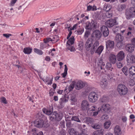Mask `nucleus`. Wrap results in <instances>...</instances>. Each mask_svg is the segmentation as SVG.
Segmentation results:
<instances>
[{"mask_svg": "<svg viewBox=\"0 0 135 135\" xmlns=\"http://www.w3.org/2000/svg\"><path fill=\"white\" fill-rule=\"evenodd\" d=\"M40 48L42 49H43L44 48H45V46H44V44L42 43H41L40 44Z\"/></svg>", "mask_w": 135, "mask_h": 135, "instance_id": "obj_62", "label": "nucleus"}, {"mask_svg": "<svg viewBox=\"0 0 135 135\" xmlns=\"http://www.w3.org/2000/svg\"><path fill=\"white\" fill-rule=\"evenodd\" d=\"M126 61L129 63H135V56L131 54H128L127 56Z\"/></svg>", "mask_w": 135, "mask_h": 135, "instance_id": "obj_8", "label": "nucleus"}, {"mask_svg": "<svg viewBox=\"0 0 135 135\" xmlns=\"http://www.w3.org/2000/svg\"><path fill=\"white\" fill-rule=\"evenodd\" d=\"M75 81H72L71 84L69 86V88L70 90H72L74 87L75 85Z\"/></svg>", "mask_w": 135, "mask_h": 135, "instance_id": "obj_46", "label": "nucleus"}, {"mask_svg": "<svg viewBox=\"0 0 135 135\" xmlns=\"http://www.w3.org/2000/svg\"><path fill=\"white\" fill-rule=\"evenodd\" d=\"M104 49V47L103 46H100L95 50V52L100 55L101 54Z\"/></svg>", "mask_w": 135, "mask_h": 135, "instance_id": "obj_28", "label": "nucleus"}, {"mask_svg": "<svg viewBox=\"0 0 135 135\" xmlns=\"http://www.w3.org/2000/svg\"><path fill=\"white\" fill-rule=\"evenodd\" d=\"M33 51L35 52L40 55H41L43 54V52L41 50L37 48H34Z\"/></svg>", "mask_w": 135, "mask_h": 135, "instance_id": "obj_41", "label": "nucleus"}, {"mask_svg": "<svg viewBox=\"0 0 135 135\" xmlns=\"http://www.w3.org/2000/svg\"><path fill=\"white\" fill-rule=\"evenodd\" d=\"M1 102L5 104H6L7 103V102L5 97H2L1 98Z\"/></svg>", "mask_w": 135, "mask_h": 135, "instance_id": "obj_52", "label": "nucleus"}, {"mask_svg": "<svg viewBox=\"0 0 135 135\" xmlns=\"http://www.w3.org/2000/svg\"><path fill=\"white\" fill-rule=\"evenodd\" d=\"M128 69L127 67L126 66H124L123 68L122 69V71L125 74V75L127 76L128 75Z\"/></svg>", "mask_w": 135, "mask_h": 135, "instance_id": "obj_38", "label": "nucleus"}, {"mask_svg": "<svg viewBox=\"0 0 135 135\" xmlns=\"http://www.w3.org/2000/svg\"><path fill=\"white\" fill-rule=\"evenodd\" d=\"M11 14L10 16H13L14 15V10L12 8H11L10 9Z\"/></svg>", "mask_w": 135, "mask_h": 135, "instance_id": "obj_63", "label": "nucleus"}, {"mask_svg": "<svg viewBox=\"0 0 135 135\" xmlns=\"http://www.w3.org/2000/svg\"><path fill=\"white\" fill-rule=\"evenodd\" d=\"M17 0H12L11 2L10 5L13 6L16 3Z\"/></svg>", "mask_w": 135, "mask_h": 135, "instance_id": "obj_59", "label": "nucleus"}, {"mask_svg": "<svg viewBox=\"0 0 135 135\" xmlns=\"http://www.w3.org/2000/svg\"><path fill=\"white\" fill-rule=\"evenodd\" d=\"M108 118V116L106 114L103 115L101 117V119L102 120L107 119Z\"/></svg>", "mask_w": 135, "mask_h": 135, "instance_id": "obj_54", "label": "nucleus"}, {"mask_svg": "<svg viewBox=\"0 0 135 135\" xmlns=\"http://www.w3.org/2000/svg\"><path fill=\"white\" fill-rule=\"evenodd\" d=\"M83 42H80L79 43L78 49L80 50H83Z\"/></svg>", "mask_w": 135, "mask_h": 135, "instance_id": "obj_47", "label": "nucleus"}, {"mask_svg": "<svg viewBox=\"0 0 135 135\" xmlns=\"http://www.w3.org/2000/svg\"><path fill=\"white\" fill-rule=\"evenodd\" d=\"M116 64L117 67L119 68H121L123 66L121 62H117Z\"/></svg>", "mask_w": 135, "mask_h": 135, "instance_id": "obj_56", "label": "nucleus"}, {"mask_svg": "<svg viewBox=\"0 0 135 135\" xmlns=\"http://www.w3.org/2000/svg\"><path fill=\"white\" fill-rule=\"evenodd\" d=\"M98 65L100 66L101 69H103V66H104L105 65V64L103 62V60L101 58H100L98 60Z\"/></svg>", "mask_w": 135, "mask_h": 135, "instance_id": "obj_30", "label": "nucleus"}, {"mask_svg": "<svg viewBox=\"0 0 135 135\" xmlns=\"http://www.w3.org/2000/svg\"><path fill=\"white\" fill-rule=\"evenodd\" d=\"M99 108L97 110L93 112H91L90 115L94 117L97 116L98 114V113L99 111Z\"/></svg>", "mask_w": 135, "mask_h": 135, "instance_id": "obj_43", "label": "nucleus"}, {"mask_svg": "<svg viewBox=\"0 0 135 135\" xmlns=\"http://www.w3.org/2000/svg\"><path fill=\"white\" fill-rule=\"evenodd\" d=\"M135 84V81L133 79L130 80L128 83V85L130 86H133Z\"/></svg>", "mask_w": 135, "mask_h": 135, "instance_id": "obj_44", "label": "nucleus"}, {"mask_svg": "<svg viewBox=\"0 0 135 135\" xmlns=\"http://www.w3.org/2000/svg\"><path fill=\"white\" fill-rule=\"evenodd\" d=\"M75 40L73 36H71L67 42L66 46L67 49L71 52H74L76 50L74 47L72 46L74 43Z\"/></svg>", "mask_w": 135, "mask_h": 135, "instance_id": "obj_3", "label": "nucleus"}, {"mask_svg": "<svg viewBox=\"0 0 135 135\" xmlns=\"http://www.w3.org/2000/svg\"><path fill=\"white\" fill-rule=\"evenodd\" d=\"M61 100L62 102H67L69 100V97L66 95H64L63 97L60 99Z\"/></svg>", "mask_w": 135, "mask_h": 135, "instance_id": "obj_36", "label": "nucleus"}, {"mask_svg": "<svg viewBox=\"0 0 135 135\" xmlns=\"http://www.w3.org/2000/svg\"><path fill=\"white\" fill-rule=\"evenodd\" d=\"M124 45V44L122 41H117V47L119 49H121Z\"/></svg>", "mask_w": 135, "mask_h": 135, "instance_id": "obj_37", "label": "nucleus"}, {"mask_svg": "<svg viewBox=\"0 0 135 135\" xmlns=\"http://www.w3.org/2000/svg\"><path fill=\"white\" fill-rule=\"evenodd\" d=\"M97 10V7L95 5H93V6L89 5L87 7V11H94Z\"/></svg>", "mask_w": 135, "mask_h": 135, "instance_id": "obj_27", "label": "nucleus"}, {"mask_svg": "<svg viewBox=\"0 0 135 135\" xmlns=\"http://www.w3.org/2000/svg\"><path fill=\"white\" fill-rule=\"evenodd\" d=\"M134 46L133 44H131L127 45L126 46V49L127 51L129 52H132L134 50Z\"/></svg>", "mask_w": 135, "mask_h": 135, "instance_id": "obj_21", "label": "nucleus"}, {"mask_svg": "<svg viewBox=\"0 0 135 135\" xmlns=\"http://www.w3.org/2000/svg\"><path fill=\"white\" fill-rule=\"evenodd\" d=\"M97 27V23L95 21L92 20L90 23L87 22L86 23L85 28L88 31H91L92 28L95 29Z\"/></svg>", "mask_w": 135, "mask_h": 135, "instance_id": "obj_6", "label": "nucleus"}, {"mask_svg": "<svg viewBox=\"0 0 135 135\" xmlns=\"http://www.w3.org/2000/svg\"><path fill=\"white\" fill-rule=\"evenodd\" d=\"M93 44V40L89 38L85 42V49L87 51H90L91 53L93 54L99 45L98 41H96Z\"/></svg>", "mask_w": 135, "mask_h": 135, "instance_id": "obj_1", "label": "nucleus"}, {"mask_svg": "<svg viewBox=\"0 0 135 135\" xmlns=\"http://www.w3.org/2000/svg\"><path fill=\"white\" fill-rule=\"evenodd\" d=\"M98 108L95 105L93 106L90 108V110H89V112H90L91 113V112H93L97 110Z\"/></svg>", "mask_w": 135, "mask_h": 135, "instance_id": "obj_42", "label": "nucleus"}, {"mask_svg": "<svg viewBox=\"0 0 135 135\" xmlns=\"http://www.w3.org/2000/svg\"><path fill=\"white\" fill-rule=\"evenodd\" d=\"M101 31L103 32V35L105 37L107 36L109 33L108 28L105 26H103L101 28Z\"/></svg>", "mask_w": 135, "mask_h": 135, "instance_id": "obj_14", "label": "nucleus"}, {"mask_svg": "<svg viewBox=\"0 0 135 135\" xmlns=\"http://www.w3.org/2000/svg\"><path fill=\"white\" fill-rule=\"evenodd\" d=\"M85 122L88 124H89L93 123L94 122V121L93 118L87 117L85 118Z\"/></svg>", "mask_w": 135, "mask_h": 135, "instance_id": "obj_29", "label": "nucleus"}, {"mask_svg": "<svg viewBox=\"0 0 135 135\" xmlns=\"http://www.w3.org/2000/svg\"><path fill=\"white\" fill-rule=\"evenodd\" d=\"M111 125V122L109 121L105 122L104 124V127L105 129H108Z\"/></svg>", "mask_w": 135, "mask_h": 135, "instance_id": "obj_35", "label": "nucleus"}, {"mask_svg": "<svg viewBox=\"0 0 135 135\" xmlns=\"http://www.w3.org/2000/svg\"><path fill=\"white\" fill-rule=\"evenodd\" d=\"M69 100L71 102V104L74 105L77 102V100L75 95L72 94L69 97Z\"/></svg>", "mask_w": 135, "mask_h": 135, "instance_id": "obj_17", "label": "nucleus"}, {"mask_svg": "<svg viewBox=\"0 0 135 135\" xmlns=\"http://www.w3.org/2000/svg\"><path fill=\"white\" fill-rule=\"evenodd\" d=\"M105 67L108 70L112 71V73H114L116 70V69H114L112 67V64L110 62L107 63Z\"/></svg>", "mask_w": 135, "mask_h": 135, "instance_id": "obj_20", "label": "nucleus"}, {"mask_svg": "<svg viewBox=\"0 0 135 135\" xmlns=\"http://www.w3.org/2000/svg\"><path fill=\"white\" fill-rule=\"evenodd\" d=\"M56 118L55 120L57 121L60 120L62 119V117L61 116H60L56 112Z\"/></svg>", "mask_w": 135, "mask_h": 135, "instance_id": "obj_53", "label": "nucleus"}, {"mask_svg": "<svg viewBox=\"0 0 135 135\" xmlns=\"http://www.w3.org/2000/svg\"><path fill=\"white\" fill-rule=\"evenodd\" d=\"M112 8V6L110 5H107L105 7H104V9L106 11L108 12L110 11Z\"/></svg>", "mask_w": 135, "mask_h": 135, "instance_id": "obj_48", "label": "nucleus"}, {"mask_svg": "<svg viewBox=\"0 0 135 135\" xmlns=\"http://www.w3.org/2000/svg\"><path fill=\"white\" fill-rule=\"evenodd\" d=\"M110 109V105L108 104H103L100 109H103L105 112H108Z\"/></svg>", "mask_w": 135, "mask_h": 135, "instance_id": "obj_23", "label": "nucleus"}, {"mask_svg": "<svg viewBox=\"0 0 135 135\" xmlns=\"http://www.w3.org/2000/svg\"><path fill=\"white\" fill-rule=\"evenodd\" d=\"M52 41V39L50 37L45 38L44 40V42L45 43H48L50 41Z\"/></svg>", "mask_w": 135, "mask_h": 135, "instance_id": "obj_51", "label": "nucleus"}, {"mask_svg": "<svg viewBox=\"0 0 135 135\" xmlns=\"http://www.w3.org/2000/svg\"><path fill=\"white\" fill-rule=\"evenodd\" d=\"M126 8V5L124 4H120L118 6L117 9L119 11H122Z\"/></svg>", "mask_w": 135, "mask_h": 135, "instance_id": "obj_34", "label": "nucleus"}, {"mask_svg": "<svg viewBox=\"0 0 135 135\" xmlns=\"http://www.w3.org/2000/svg\"><path fill=\"white\" fill-rule=\"evenodd\" d=\"M91 126L93 128L97 129L99 128L100 127V123H96L94 124H92Z\"/></svg>", "mask_w": 135, "mask_h": 135, "instance_id": "obj_40", "label": "nucleus"}, {"mask_svg": "<svg viewBox=\"0 0 135 135\" xmlns=\"http://www.w3.org/2000/svg\"><path fill=\"white\" fill-rule=\"evenodd\" d=\"M107 100V98L105 96L103 97L100 99V102L103 103L106 102Z\"/></svg>", "mask_w": 135, "mask_h": 135, "instance_id": "obj_49", "label": "nucleus"}, {"mask_svg": "<svg viewBox=\"0 0 135 135\" xmlns=\"http://www.w3.org/2000/svg\"><path fill=\"white\" fill-rule=\"evenodd\" d=\"M71 123L70 120L67 121L66 123V125L67 127H71Z\"/></svg>", "mask_w": 135, "mask_h": 135, "instance_id": "obj_58", "label": "nucleus"}, {"mask_svg": "<svg viewBox=\"0 0 135 135\" xmlns=\"http://www.w3.org/2000/svg\"><path fill=\"white\" fill-rule=\"evenodd\" d=\"M53 78L52 77L51 78H50L49 77L46 76L45 78H42V80L47 85H51L52 83Z\"/></svg>", "mask_w": 135, "mask_h": 135, "instance_id": "obj_16", "label": "nucleus"}, {"mask_svg": "<svg viewBox=\"0 0 135 135\" xmlns=\"http://www.w3.org/2000/svg\"><path fill=\"white\" fill-rule=\"evenodd\" d=\"M116 56L113 54H110L109 56V60L110 62L113 64H114L117 61Z\"/></svg>", "mask_w": 135, "mask_h": 135, "instance_id": "obj_13", "label": "nucleus"}, {"mask_svg": "<svg viewBox=\"0 0 135 135\" xmlns=\"http://www.w3.org/2000/svg\"><path fill=\"white\" fill-rule=\"evenodd\" d=\"M100 86L103 89H105L108 88V83L107 80L105 79H103L100 82Z\"/></svg>", "mask_w": 135, "mask_h": 135, "instance_id": "obj_12", "label": "nucleus"}, {"mask_svg": "<svg viewBox=\"0 0 135 135\" xmlns=\"http://www.w3.org/2000/svg\"><path fill=\"white\" fill-rule=\"evenodd\" d=\"M114 43L113 41L111 40H108L106 42V48H109L110 49L114 48Z\"/></svg>", "mask_w": 135, "mask_h": 135, "instance_id": "obj_18", "label": "nucleus"}, {"mask_svg": "<svg viewBox=\"0 0 135 135\" xmlns=\"http://www.w3.org/2000/svg\"><path fill=\"white\" fill-rule=\"evenodd\" d=\"M31 132L32 133V134L34 135L37 134L36 132V128H33L31 130Z\"/></svg>", "mask_w": 135, "mask_h": 135, "instance_id": "obj_60", "label": "nucleus"}, {"mask_svg": "<svg viewBox=\"0 0 135 135\" xmlns=\"http://www.w3.org/2000/svg\"><path fill=\"white\" fill-rule=\"evenodd\" d=\"M131 41L132 43L131 44H133L134 45V46H135V37Z\"/></svg>", "mask_w": 135, "mask_h": 135, "instance_id": "obj_64", "label": "nucleus"}, {"mask_svg": "<svg viewBox=\"0 0 135 135\" xmlns=\"http://www.w3.org/2000/svg\"><path fill=\"white\" fill-rule=\"evenodd\" d=\"M32 50V49L29 47H26L24 48L23 52L25 54H28L31 53Z\"/></svg>", "mask_w": 135, "mask_h": 135, "instance_id": "obj_32", "label": "nucleus"}, {"mask_svg": "<svg viewBox=\"0 0 135 135\" xmlns=\"http://www.w3.org/2000/svg\"><path fill=\"white\" fill-rule=\"evenodd\" d=\"M43 112L48 115H50L52 114L53 112V110L49 109H46L45 108L43 109H42Z\"/></svg>", "mask_w": 135, "mask_h": 135, "instance_id": "obj_24", "label": "nucleus"}, {"mask_svg": "<svg viewBox=\"0 0 135 135\" xmlns=\"http://www.w3.org/2000/svg\"><path fill=\"white\" fill-rule=\"evenodd\" d=\"M106 16L108 18H110L112 16V14L110 13L109 12H107L106 14Z\"/></svg>", "mask_w": 135, "mask_h": 135, "instance_id": "obj_61", "label": "nucleus"}, {"mask_svg": "<svg viewBox=\"0 0 135 135\" xmlns=\"http://www.w3.org/2000/svg\"><path fill=\"white\" fill-rule=\"evenodd\" d=\"M101 36L102 34L100 31L97 30L93 31L91 35V37L94 38H96L99 39Z\"/></svg>", "mask_w": 135, "mask_h": 135, "instance_id": "obj_10", "label": "nucleus"}, {"mask_svg": "<svg viewBox=\"0 0 135 135\" xmlns=\"http://www.w3.org/2000/svg\"><path fill=\"white\" fill-rule=\"evenodd\" d=\"M129 73L130 75H132L135 74V66H132L129 68Z\"/></svg>", "mask_w": 135, "mask_h": 135, "instance_id": "obj_33", "label": "nucleus"}, {"mask_svg": "<svg viewBox=\"0 0 135 135\" xmlns=\"http://www.w3.org/2000/svg\"><path fill=\"white\" fill-rule=\"evenodd\" d=\"M117 90L120 96L126 95L128 91L127 87L124 85L122 84H120L118 85Z\"/></svg>", "mask_w": 135, "mask_h": 135, "instance_id": "obj_2", "label": "nucleus"}, {"mask_svg": "<svg viewBox=\"0 0 135 135\" xmlns=\"http://www.w3.org/2000/svg\"><path fill=\"white\" fill-rule=\"evenodd\" d=\"M23 11V9H22L21 7V6H20L17 9V13H22Z\"/></svg>", "mask_w": 135, "mask_h": 135, "instance_id": "obj_55", "label": "nucleus"}, {"mask_svg": "<svg viewBox=\"0 0 135 135\" xmlns=\"http://www.w3.org/2000/svg\"><path fill=\"white\" fill-rule=\"evenodd\" d=\"M98 95L97 93L93 91L90 93L88 96L89 101L92 103L96 102L98 100Z\"/></svg>", "mask_w": 135, "mask_h": 135, "instance_id": "obj_5", "label": "nucleus"}, {"mask_svg": "<svg viewBox=\"0 0 135 135\" xmlns=\"http://www.w3.org/2000/svg\"><path fill=\"white\" fill-rule=\"evenodd\" d=\"M116 22L115 20L110 19L106 22L105 25L108 27H112L115 24Z\"/></svg>", "mask_w": 135, "mask_h": 135, "instance_id": "obj_15", "label": "nucleus"}, {"mask_svg": "<svg viewBox=\"0 0 135 135\" xmlns=\"http://www.w3.org/2000/svg\"><path fill=\"white\" fill-rule=\"evenodd\" d=\"M125 56V53L122 51H119L117 54L116 57L118 61H120L123 60Z\"/></svg>", "mask_w": 135, "mask_h": 135, "instance_id": "obj_9", "label": "nucleus"}, {"mask_svg": "<svg viewBox=\"0 0 135 135\" xmlns=\"http://www.w3.org/2000/svg\"><path fill=\"white\" fill-rule=\"evenodd\" d=\"M50 119L52 120L53 119H55L56 118V112H52L50 116Z\"/></svg>", "mask_w": 135, "mask_h": 135, "instance_id": "obj_39", "label": "nucleus"}, {"mask_svg": "<svg viewBox=\"0 0 135 135\" xmlns=\"http://www.w3.org/2000/svg\"><path fill=\"white\" fill-rule=\"evenodd\" d=\"M71 119L72 120L78 122H80V121L78 117L76 116H73L71 118Z\"/></svg>", "mask_w": 135, "mask_h": 135, "instance_id": "obj_45", "label": "nucleus"}, {"mask_svg": "<svg viewBox=\"0 0 135 135\" xmlns=\"http://www.w3.org/2000/svg\"><path fill=\"white\" fill-rule=\"evenodd\" d=\"M115 39L117 41H122L123 37L120 34H118L116 36Z\"/></svg>", "mask_w": 135, "mask_h": 135, "instance_id": "obj_31", "label": "nucleus"}, {"mask_svg": "<svg viewBox=\"0 0 135 135\" xmlns=\"http://www.w3.org/2000/svg\"><path fill=\"white\" fill-rule=\"evenodd\" d=\"M90 31H86L85 33L84 37L85 38H88V36L90 35Z\"/></svg>", "mask_w": 135, "mask_h": 135, "instance_id": "obj_50", "label": "nucleus"}, {"mask_svg": "<svg viewBox=\"0 0 135 135\" xmlns=\"http://www.w3.org/2000/svg\"><path fill=\"white\" fill-rule=\"evenodd\" d=\"M78 132L73 128L70 129L69 133L70 135H77Z\"/></svg>", "mask_w": 135, "mask_h": 135, "instance_id": "obj_26", "label": "nucleus"}, {"mask_svg": "<svg viewBox=\"0 0 135 135\" xmlns=\"http://www.w3.org/2000/svg\"><path fill=\"white\" fill-rule=\"evenodd\" d=\"M114 132L115 135H121L122 131L119 126H116L114 128Z\"/></svg>", "mask_w": 135, "mask_h": 135, "instance_id": "obj_19", "label": "nucleus"}, {"mask_svg": "<svg viewBox=\"0 0 135 135\" xmlns=\"http://www.w3.org/2000/svg\"><path fill=\"white\" fill-rule=\"evenodd\" d=\"M34 124L35 126L36 127L41 128L43 127L44 124V122L42 120L39 119L35 121Z\"/></svg>", "mask_w": 135, "mask_h": 135, "instance_id": "obj_11", "label": "nucleus"}, {"mask_svg": "<svg viewBox=\"0 0 135 135\" xmlns=\"http://www.w3.org/2000/svg\"><path fill=\"white\" fill-rule=\"evenodd\" d=\"M3 36L7 38H8L10 36H12V34H11L7 33V34H3Z\"/></svg>", "mask_w": 135, "mask_h": 135, "instance_id": "obj_57", "label": "nucleus"}, {"mask_svg": "<svg viewBox=\"0 0 135 135\" xmlns=\"http://www.w3.org/2000/svg\"><path fill=\"white\" fill-rule=\"evenodd\" d=\"M135 11V7H131L128 9L125 12L126 18L129 20L134 17Z\"/></svg>", "mask_w": 135, "mask_h": 135, "instance_id": "obj_4", "label": "nucleus"}, {"mask_svg": "<svg viewBox=\"0 0 135 135\" xmlns=\"http://www.w3.org/2000/svg\"><path fill=\"white\" fill-rule=\"evenodd\" d=\"M104 131V130L103 129L97 130L93 132V135H103Z\"/></svg>", "mask_w": 135, "mask_h": 135, "instance_id": "obj_25", "label": "nucleus"}, {"mask_svg": "<svg viewBox=\"0 0 135 135\" xmlns=\"http://www.w3.org/2000/svg\"><path fill=\"white\" fill-rule=\"evenodd\" d=\"M81 107L83 110L88 111L89 109V104L88 102L86 100H83L81 103Z\"/></svg>", "mask_w": 135, "mask_h": 135, "instance_id": "obj_7", "label": "nucleus"}, {"mask_svg": "<svg viewBox=\"0 0 135 135\" xmlns=\"http://www.w3.org/2000/svg\"><path fill=\"white\" fill-rule=\"evenodd\" d=\"M84 86L83 83L81 81H79L76 84L75 88L76 89L79 90L82 88Z\"/></svg>", "mask_w": 135, "mask_h": 135, "instance_id": "obj_22", "label": "nucleus"}]
</instances>
